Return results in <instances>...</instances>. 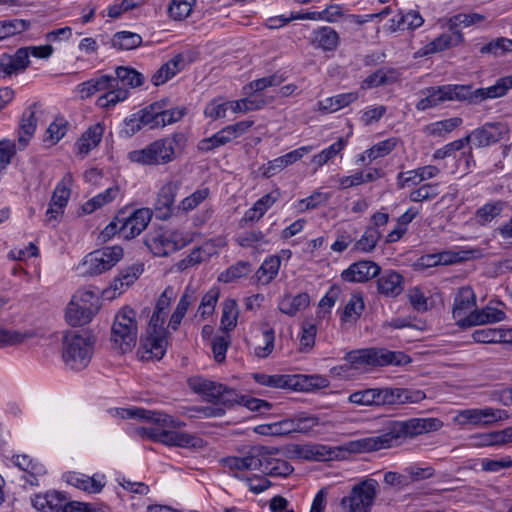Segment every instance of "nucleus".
Wrapping results in <instances>:
<instances>
[{
    "label": "nucleus",
    "mask_w": 512,
    "mask_h": 512,
    "mask_svg": "<svg viewBox=\"0 0 512 512\" xmlns=\"http://www.w3.org/2000/svg\"><path fill=\"white\" fill-rule=\"evenodd\" d=\"M443 422L438 418H410L388 421L380 435L361 438L350 442L355 452H370L401 445L405 440L439 430Z\"/></svg>",
    "instance_id": "nucleus-1"
},
{
    "label": "nucleus",
    "mask_w": 512,
    "mask_h": 512,
    "mask_svg": "<svg viewBox=\"0 0 512 512\" xmlns=\"http://www.w3.org/2000/svg\"><path fill=\"white\" fill-rule=\"evenodd\" d=\"M344 360L350 368L360 371L390 365L404 366L411 362V358L402 351H390L379 347L349 351L345 354Z\"/></svg>",
    "instance_id": "nucleus-2"
},
{
    "label": "nucleus",
    "mask_w": 512,
    "mask_h": 512,
    "mask_svg": "<svg viewBox=\"0 0 512 512\" xmlns=\"http://www.w3.org/2000/svg\"><path fill=\"white\" fill-rule=\"evenodd\" d=\"M184 144V135L174 133L155 140L143 149L130 152L129 159L142 165H164L176 159L177 152L183 148Z\"/></svg>",
    "instance_id": "nucleus-3"
},
{
    "label": "nucleus",
    "mask_w": 512,
    "mask_h": 512,
    "mask_svg": "<svg viewBox=\"0 0 512 512\" xmlns=\"http://www.w3.org/2000/svg\"><path fill=\"white\" fill-rule=\"evenodd\" d=\"M79 87L82 98H88L97 92L105 91L97 100V105L102 108L115 106L117 103L124 101L129 94L126 88H117V81L114 76L106 74H100L85 81Z\"/></svg>",
    "instance_id": "nucleus-4"
},
{
    "label": "nucleus",
    "mask_w": 512,
    "mask_h": 512,
    "mask_svg": "<svg viewBox=\"0 0 512 512\" xmlns=\"http://www.w3.org/2000/svg\"><path fill=\"white\" fill-rule=\"evenodd\" d=\"M94 339L90 335H80L69 331L63 336L62 357L72 370H82L88 366L93 354Z\"/></svg>",
    "instance_id": "nucleus-5"
},
{
    "label": "nucleus",
    "mask_w": 512,
    "mask_h": 512,
    "mask_svg": "<svg viewBox=\"0 0 512 512\" xmlns=\"http://www.w3.org/2000/svg\"><path fill=\"white\" fill-rule=\"evenodd\" d=\"M111 341L122 353L131 351L137 341L136 312L129 307L122 308L115 316L111 328Z\"/></svg>",
    "instance_id": "nucleus-6"
},
{
    "label": "nucleus",
    "mask_w": 512,
    "mask_h": 512,
    "mask_svg": "<svg viewBox=\"0 0 512 512\" xmlns=\"http://www.w3.org/2000/svg\"><path fill=\"white\" fill-rule=\"evenodd\" d=\"M123 257L121 246H107L95 250L84 257L78 266L82 275H100L116 265Z\"/></svg>",
    "instance_id": "nucleus-7"
},
{
    "label": "nucleus",
    "mask_w": 512,
    "mask_h": 512,
    "mask_svg": "<svg viewBox=\"0 0 512 512\" xmlns=\"http://www.w3.org/2000/svg\"><path fill=\"white\" fill-rule=\"evenodd\" d=\"M378 482L367 478L354 485L350 495L341 499L343 507L349 506V512H370L377 495Z\"/></svg>",
    "instance_id": "nucleus-8"
},
{
    "label": "nucleus",
    "mask_w": 512,
    "mask_h": 512,
    "mask_svg": "<svg viewBox=\"0 0 512 512\" xmlns=\"http://www.w3.org/2000/svg\"><path fill=\"white\" fill-rule=\"evenodd\" d=\"M373 406H393L407 403H418L425 398L421 390L408 388H372Z\"/></svg>",
    "instance_id": "nucleus-9"
},
{
    "label": "nucleus",
    "mask_w": 512,
    "mask_h": 512,
    "mask_svg": "<svg viewBox=\"0 0 512 512\" xmlns=\"http://www.w3.org/2000/svg\"><path fill=\"white\" fill-rule=\"evenodd\" d=\"M145 245L154 256L165 257L182 249L186 245V241L177 231L157 230L150 232L145 236Z\"/></svg>",
    "instance_id": "nucleus-10"
},
{
    "label": "nucleus",
    "mask_w": 512,
    "mask_h": 512,
    "mask_svg": "<svg viewBox=\"0 0 512 512\" xmlns=\"http://www.w3.org/2000/svg\"><path fill=\"white\" fill-rule=\"evenodd\" d=\"M509 131V126L504 122H487L465 137L467 144H472L477 148H485L504 139Z\"/></svg>",
    "instance_id": "nucleus-11"
},
{
    "label": "nucleus",
    "mask_w": 512,
    "mask_h": 512,
    "mask_svg": "<svg viewBox=\"0 0 512 512\" xmlns=\"http://www.w3.org/2000/svg\"><path fill=\"white\" fill-rule=\"evenodd\" d=\"M506 417L507 415L504 410L486 407L461 410L458 412L455 420L462 426L468 424L488 426Z\"/></svg>",
    "instance_id": "nucleus-12"
},
{
    "label": "nucleus",
    "mask_w": 512,
    "mask_h": 512,
    "mask_svg": "<svg viewBox=\"0 0 512 512\" xmlns=\"http://www.w3.org/2000/svg\"><path fill=\"white\" fill-rule=\"evenodd\" d=\"M219 404L225 407H232L235 404L242 405L252 412L260 415L271 410L272 404L266 400L250 397L248 395H239L236 390L225 386V391L221 394Z\"/></svg>",
    "instance_id": "nucleus-13"
},
{
    "label": "nucleus",
    "mask_w": 512,
    "mask_h": 512,
    "mask_svg": "<svg viewBox=\"0 0 512 512\" xmlns=\"http://www.w3.org/2000/svg\"><path fill=\"white\" fill-rule=\"evenodd\" d=\"M150 437L156 442L183 448L200 447L202 443V439L197 436L165 429H153Z\"/></svg>",
    "instance_id": "nucleus-14"
},
{
    "label": "nucleus",
    "mask_w": 512,
    "mask_h": 512,
    "mask_svg": "<svg viewBox=\"0 0 512 512\" xmlns=\"http://www.w3.org/2000/svg\"><path fill=\"white\" fill-rule=\"evenodd\" d=\"M153 216V212L149 208H140L134 211L128 217L122 215V226L119 231L125 239H131L138 236L149 224Z\"/></svg>",
    "instance_id": "nucleus-15"
},
{
    "label": "nucleus",
    "mask_w": 512,
    "mask_h": 512,
    "mask_svg": "<svg viewBox=\"0 0 512 512\" xmlns=\"http://www.w3.org/2000/svg\"><path fill=\"white\" fill-rule=\"evenodd\" d=\"M380 274V266L371 260H360L352 263L341 273V278L346 282L363 283Z\"/></svg>",
    "instance_id": "nucleus-16"
},
{
    "label": "nucleus",
    "mask_w": 512,
    "mask_h": 512,
    "mask_svg": "<svg viewBox=\"0 0 512 512\" xmlns=\"http://www.w3.org/2000/svg\"><path fill=\"white\" fill-rule=\"evenodd\" d=\"M30 65L29 48H19L13 55L0 57V78L24 72Z\"/></svg>",
    "instance_id": "nucleus-17"
},
{
    "label": "nucleus",
    "mask_w": 512,
    "mask_h": 512,
    "mask_svg": "<svg viewBox=\"0 0 512 512\" xmlns=\"http://www.w3.org/2000/svg\"><path fill=\"white\" fill-rule=\"evenodd\" d=\"M377 277V292L382 296L395 298L404 290V277L395 270H380Z\"/></svg>",
    "instance_id": "nucleus-18"
},
{
    "label": "nucleus",
    "mask_w": 512,
    "mask_h": 512,
    "mask_svg": "<svg viewBox=\"0 0 512 512\" xmlns=\"http://www.w3.org/2000/svg\"><path fill=\"white\" fill-rule=\"evenodd\" d=\"M261 451L263 446H254L244 457L231 456L222 459L225 467L232 471L258 470L261 469Z\"/></svg>",
    "instance_id": "nucleus-19"
},
{
    "label": "nucleus",
    "mask_w": 512,
    "mask_h": 512,
    "mask_svg": "<svg viewBox=\"0 0 512 512\" xmlns=\"http://www.w3.org/2000/svg\"><path fill=\"white\" fill-rule=\"evenodd\" d=\"M506 317L504 311L494 307H484L472 310L461 322V328L485 325L503 321Z\"/></svg>",
    "instance_id": "nucleus-20"
},
{
    "label": "nucleus",
    "mask_w": 512,
    "mask_h": 512,
    "mask_svg": "<svg viewBox=\"0 0 512 512\" xmlns=\"http://www.w3.org/2000/svg\"><path fill=\"white\" fill-rule=\"evenodd\" d=\"M68 503L66 494L59 491H49L32 498V505L41 512H63Z\"/></svg>",
    "instance_id": "nucleus-21"
},
{
    "label": "nucleus",
    "mask_w": 512,
    "mask_h": 512,
    "mask_svg": "<svg viewBox=\"0 0 512 512\" xmlns=\"http://www.w3.org/2000/svg\"><path fill=\"white\" fill-rule=\"evenodd\" d=\"M476 306V296L473 289L469 286L461 287L454 298L453 318L457 320V324L461 327V322Z\"/></svg>",
    "instance_id": "nucleus-22"
},
{
    "label": "nucleus",
    "mask_w": 512,
    "mask_h": 512,
    "mask_svg": "<svg viewBox=\"0 0 512 512\" xmlns=\"http://www.w3.org/2000/svg\"><path fill=\"white\" fill-rule=\"evenodd\" d=\"M261 469L262 473L272 477H287L289 476L294 468L286 460L276 459L271 457V452L265 446L261 451Z\"/></svg>",
    "instance_id": "nucleus-23"
},
{
    "label": "nucleus",
    "mask_w": 512,
    "mask_h": 512,
    "mask_svg": "<svg viewBox=\"0 0 512 512\" xmlns=\"http://www.w3.org/2000/svg\"><path fill=\"white\" fill-rule=\"evenodd\" d=\"M176 194L177 185L173 182L165 184L159 190L154 204L158 219L166 220L171 216Z\"/></svg>",
    "instance_id": "nucleus-24"
},
{
    "label": "nucleus",
    "mask_w": 512,
    "mask_h": 512,
    "mask_svg": "<svg viewBox=\"0 0 512 512\" xmlns=\"http://www.w3.org/2000/svg\"><path fill=\"white\" fill-rule=\"evenodd\" d=\"M464 41L463 34L460 30H449V33H443L428 43L423 48V55H429L446 49L456 47Z\"/></svg>",
    "instance_id": "nucleus-25"
},
{
    "label": "nucleus",
    "mask_w": 512,
    "mask_h": 512,
    "mask_svg": "<svg viewBox=\"0 0 512 512\" xmlns=\"http://www.w3.org/2000/svg\"><path fill=\"white\" fill-rule=\"evenodd\" d=\"M310 151V147H300L295 149L281 157H278L267 163V166L263 167V176L270 178L277 172L283 170L288 165L300 160L306 153Z\"/></svg>",
    "instance_id": "nucleus-26"
},
{
    "label": "nucleus",
    "mask_w": 512,
    "mask_h": 512,
    "mask_svg": "<svg viewBox=\"0 0 512 512\" xmlns=\"http://www.w3.org/2000/svg\"><path fill=\"white\" fill-rule=\"evenodd\" d=\"M340 42L338 33L329 26H322L312 32L311 44L325 52H333Z\"/></svg>",
    "instance_id": "nucleus-27"
},
{
    "label": "nucleus",
    "mask_w": 512,
    "mask_h": 512,
    "mask_svg": "<svg viewBox=\"0 0 512 512\" xmlns=\"http://www.w3.org/2000/svg\"><path fill=\"white\" fill-rule=\"evenodd\" d=\"M191 386L204 400L213 404H219L221 394L225 391V385L202 378L194 379Z\"/></svg>",
    "instance_id": "nucleus-28"
},
{
    "label": "nucleus",
    "mask_w": 512,
    "mask_h": 512,
    "mask_svg": "<svg viewBox=\"0 0 512 512\" xmlns=\"http://www.w3.org/2000/svg\"><path fill=\"white\" fill-rule=\"evenodd\" d=\"M35 106L36 104L30 106L22 115L18 131V148L20 150H23L28 146L30 139L35 133L37 125L34 110Z\"/></svg>",
    "instance_id": "nucleus-29"
},
{
    "label": "nucleus",
    "mask_w": 512,
    "mask_h": 512,
    "mask_svg": "<svg viewBox=\"0 0 512 512\" xmlns=\"http://www.w3.org/2000/svg\"><path fill=\"white\" fill-rule=\"evenodd\" d=\"M103 133L104 127L100 123L90 126L75 143L78 153L85 156L96 148L101 142Z\"/></svg>",
    "instance_id": "nucleus-30"
},
{
    "label": "nucleus",
    "mask_w": 512,
    "mask_h": 512,
    "mask_svg": "<svg viewBox=\"0 0 512 512\" xmlns=\"http://www.w3.org/2000/svg\"><path fill=\"white\" fill-rule=\"evenodd\" d=\"M141 348L144 350L143 358L160 360L166 352V340L161 334H147L141 338Z\"/></svg>",
    "instance_id": "nucleus-31"
},
{
    "label": "nucleus",
    "mask_w": 512,
    "mask_h": 512,
    "mask_svg": "<svg viewBox=\"0 0 512 512\" xmlns=\"http://www.w3.org/2000/svg\"><path fill=\"white\" fill-rule=\"evenodd\" d=\"M71 300L79 304L80 308L85 311L84 319H87L89 315L94 317L100 309V297L93 290L80 289L73 295Z\"/></svg>",
    "instance_id": "nucleus-32"
},
{
    "label": "nucleus",
    "mask_w": 512,
    "mask_h": 512,
    "mask_svg": "<svg viewBox=\"0 0 512 512\" xmlns=\"http://www.w3.org/2000/svg\"><path fill=\"white\" fill-rule=\"evenodd\" d=\"M290 389L297 391H310L314 389L325 388L329 385L326 377L321 375H291Z\"/></svg>",
    "instance_id": "nucleus-33"
},
{
    "label": "nucleus",
    "mask_w": 512,
    "mask_h": 512,
    "mask_svg": "<svg viewBox=\"0 0 512 512\" xmlns=\"http://www.w3.org/2000/svg\"><path fill=\"white\" fill-rule=\"evenodd\" d=\"M512 88V75L502 77L497 82L486 88L476 89L474 97L477 99V104L485 99H494L504 96L509 89Z\"/></svg>",
    "instance_id": "nucleus-34"
},
{
    "label": "nucleus",
    "mask_w": 512,
    "mask_h": 512,
    "mask_svg": "<svg viewBox=\"0 0 512 512\" xmlns=\"http://www.w3.org/2000/svg\"><path fill=\"white\" fill-rule=\"evenodd\" d=\"M163 105L164 101L160 100L153 102L150 105L139 110L137 113L140 116V123H142L144 127H148L149 129L162 127L161 115L162 109H164Z\"/></svg>",
    "instance_id": "nucleus-35"
},
{
    "label": "nucleus",
    "mask_w": 512,
    "mask_h": 512,
    "mask_svg": "<svg viewBox=\"0 0 512 512\" xmlns=\"http://www.w3.org/2000/svg\"><path fill=\"white\" fill-rule=\"evenodd\" d=\"M399 73L394 68L389 69H378L374 73L366 77L361 84L362 89H371L381 85H387L394 83L398 80Z\"/></svg>",
    "instance_id": "nucleus-36"
},
{
    "label": "nucleus",
    "mask_w": 512,
    "mask_h": 512,
    "mask_svg": "<svg viewBox=\"0 0 512 512\" xmlns=\"http://www.w3.org/2000/svg\"><path fill=\"white\" fill-rule=\"evenodd\" d=\"M114 79L117 81V88L129 86L136 88L144 83V76L134 68L119 66L115 69Z\"/></svg>",
    "instance_id": "nucleus-37"
},
{
    "label": "nucleus",
    "mask_w": 512,
    "mask_h": 512,
    "mask_svg": "<svg viewBox=\"0 0 512 512\" xmlns=\"http://www.w3.org/2000/svg\"><path fill=\"white\" fill-rule=\"evenodd\" d=\"M310 303V297L307 293H299L292 297L290 295L284 296L279 301V310L289 316L296 315L299 311L308 307Z\"/></svg>",
    "instance_id": "nucleus-38"
},
{
    "label": "nucleus",
    "mask_w": 512,
    "mask_h": 512,
    "mask_svg": "<svg viewBox=\"0 0 512 512\" xmlns=\"http://www.w3.org/2000/svg\"><path fill=\"white\" fill-rule=\"evenodd\" d=\"M183 63V57L179 54L173 59L163 64L152 76V83L155 86L162 85L171 79L181 68L180 65Z\"/></svg>",
    "instance_id": "nucleus-39"
},
{
    "label": "nucleus",
    "mask_w": 512,
    "mask_h": 512,
    "mask_svg": "<svg viewBox=\"0 0 512 512\" xmlns=\"http://www.w3.org/2000/svg\"><path fill=\"white\" fill-rule=\"evenodd\" d=\"M476 90H472L471 85H443V95L447 101H468L471 104H477L474 97Z\"/></svg>",
    "instance_id": "nucleus-40"
},
{
    "label": "nucleus",
    "mask_w": 512,
    "mask_h": 512,
    "mask_svg": "<svg viewBox=\"0 0 512 512\" xmlns=\"http://www.w3.org/2000/svg\"><path fill=\"white\" fill-rule=\"evenodd\" d=\"M391 28L396 30H414L424 23L422 16L419 12L411 10L406 14L399 13L392 20Z\"/></svg>",
    "instance_id": "nucleus-41"
},
{
    "label": "nucleus",
    "mask_w": 512,
    "mask_h": 512,
    "mask_svg": "<svg viewBox=\"0 0 512 512\" xmlns=\"http://www.w3.org/2000/svg\"><path fill=\"white\" fill-rule=\"evenodd\" d=\"M142 44V37L134 32L120 31L113 35L111 45L118 50H132Z\"/></svg>",
    "instance_id": "nucleus-42"
},
{
    "label": "nucleus",
    "mask_w": 512,
    "mask_h": 512,
    "mask_svg": "<svg viewBox=\"0 0 512 512\" xmlns=\"http://www.w3.org/2000/svg\"><path fill=\"white\" fill-rule=\"evenodd\" d=\"M239 315L238 304L235 299H226L223 302V310L221 317V329L228 333L237 325Z\"/></svg>",
    "instance_id": "nucleus-43"
},
{
    "label": "nucleus",
    "mask_w": 512,
    "mask_h": 512,
    "mask_svg": "<svg viewBox=\"0 0 512 512\" xmlns=\"http://www.w3.org/2000/svg\"><path fill=\"white\" fill-rule=\"evenodd\" d=\"M253 379L260 385L280 389H290L292 381L291 375H267L264 373H254Z\"/></svg>",
    "instance_id": "nucleus-44"
},
{
    "label": "nucleus",
    "mask_w": 512,
    "mask_h": 512,
    "mask_svg": "<svg viewBox=\"0 0 512 512\" xmlns=\"http://www.w3.org/2000/svg\"><path fill=\"white\" fill-rule=\"evenodd\" d=\"M281 260L278 256L266 259L256 272L257 278L263 284H269L278 274Z\"/></svg>",
    "instance_id": "nucleus-45"
},
{
    "label": "nucleus",
    "mask_w": 512,
    "mask_h": 512,
    "mask_svg": "<svg viewBox=\"0 0 512 512\" xmlns=\"http://www.w3.org/2000/svg\"><path fill=\"white\" fill-rule=\"evenodd\" d=\"M381 233L376 227H368L361 238L355 242L352 250L361 252H371L376 247Z\"/></svg>",
    "instance_id": "nucleus-46"
},
{
    "label": "nucleus",
    "mask_w": 512,
    "mask_h": 512,
    "mask_svg": "<svg viewBox=\"0 0 512 512\" xmlns=\"http://www.w3.org/2000/svg\"><path fill=\"white\" fill-rule=\"evenodd\" d=\"M427 96L420 99L417 104V110L424 111L447 101L443 95V85L438 87H429L426 89Z\"/></svg>",
    "instance_id": "nucleus-47"
},
{
    "label": "nucleus",
    "mask_w": 512,
    "mask_h": 512,
    "mask_svg": "<svg viewBox=\"0 0 512 512\" xmlns=\"http://www.w3.org/2000/svg\"><path fill=\"white\" fill-rule=\"evenodd\" d=\"M71 175L64 177L56 186L50 200V206L65 208L70 197V184Z\"/></svg>",
    "instance_id": "nucleus-48"
},
{
    "label": "nucleus",
    "mask_w": 512,
    "mask_h": 512,
    "mask_svg": "<svg viewBox=\"0 0 512 512\" xmlns=\"http://www.w3.org/2000/svg\"><path fill=\"white\" fill-rule=\"evenodd\" d=\"M347 141L343 138H339L335 143L330 145L328 148H325L320 153L316 154L312 158V163L316 165V167H321L324 164L328 163L331 159L337 156L346 146Z\"/></svg>",
    "instance_id": "nucleus-49"
},
{
    "label": "nucleus",
    "mask_w": 512,
    "mask_h": 512,
    "mask_svg": "<svg viewBox=\"0 0 512 512\" xmlns=\"http://www.w3.org/2000/svg\"><path fill=\"white\" fill-rule=\"evenodd\" d=\"M118 192L117 188H108L104 192L94 196L92 199L88 200L82 206V210L85 214H91L98 208L103 205L111 202Z\"/></svg>",
    "instance_id": "nucleus-50"
},
{
    "label": "nucleus",
    "mask_w": 512,
    "mask_h": 512,
    "mask_svg": "<svg viewBox=\"0 0 512 512\" xmlns=\"http://www.w3.org/2000/svg\"><path fill=\"white\" fill-rule=\"evenodd\" d=\"M30 22L23 19H10L0 21V40L26 31Z\"/></svg>",
    "instance_id": "nucleus-51"
},
{
    "label": "nucleus",
    "mask_w": 512,
    "mask_h": 512,
    "mask_svg": "<svg viewBox=\"0 0 512 512\" xmlns=\"http://www.w3.org/2000/svg\"><path fill=\"white\" fill-rule=\"evenodd\" d=\"M505 203L503 201H495L486 203L476 211V218L481 225L491 222L503 211Z\"/></svg>",
    "instance_id": "nucleus-52"
},
{
    "label": "nucleus",
    "mask_w": 512,
    "mask_h": 512,
    "mask_svg": "<svg viewBox=\"0 0 512 512\" xmlns=\"http://www.w3.org/2000/svg\"><path fill=\"white\" fill-rule=\"evenodd\" d=\"M462 124L460 117H452L449 119L437 121L426 126L425 130L429 135L432 136H443L446 133L453 131L455 128Z\"/></svg>",
    "instance_id": "nucleus-53"
},
{
    "label": "nucleus",
    "mask_w": 512,
    "mask_h": 512,
    "mask_svg": "<svg viewBox=\"0 0 512 512\" xmlns=\"http://www.w3.org/2000/svg\"><path fill=\"white\" fill-rule=\"evenodd\" d=\"M220 296V289L217 286H213L209 291L202 297L198 312L202 318H206L213 314L216 304Z\"/></svg>",
    "instance_id": "nucleus-54"
},
{
    "label": "nucleus",
    "mask_w": 512,
    "mask_h": 512,
    "mask_svg": "<svg viewBox=\"0 0 512 512\" xmlns=\"http://www.w3.org/2000/svg\"><path fill=\"white\" fill-rule=\"evenodd\" d=\"M506 336L503 329L500 328H484L475 330L472 338L477 343H497L502 342Z\"/></svg>",
    "instance_id": "nucleus-55"
},
{
    "label": "nucleus",
    "mask_w": 512,
    "mask_h": 512,
    "mask_svg": "<svg viewBox=\"0 0 512 512\" xmlns=\"http://www.w3.org/2000/svg\"><path fill=\"white\" fill-rule=\"evenodd\" d=\"M189 290H190V288L187 287L185 293L181 296L175 311L171 315L169 326L173 330H177V328L180 325L182 319L184 318L189 306L192 303V295L188 294Z\"/></svg>",
    "instance_id": "nucleus-56"
},
{
    "label": "nucleus",
    "mask_w": 512,
    "mask_h": 512,
    "mask_svg": "<svg viewBox=\"0 0 512 512\" xmlns=\"http://www.w3.org/2000/svg\"><path fill=\"white\" fill-rule=\"evenodd\" d=\"M80 307L81 306L79 304L75 303L72 300L69 302L65 312V319L69 325L74 327L83 326L91 322L93 316L89 315L87 319H84L83 316H85V311L82 310V308Z\"/></svg>",
    "instance_id": "nucleus-57"
},
{
    "label": "nucleus",
    "mask_w": 512,
    "mask_h": 512,
    "mask_svg": "<svg viewBox=\"0 0 512 512\" xmlns=\"http://www.w3.org/2000/svg\"><path fill=\"white\" fill-rule=\"evenodd\" d=\"M484 20L485 16L479 13H458L448 19L447 25L449 30H454L460 25L468 27Z\"/></svg>",
    "instance_id": "nucleus-58"
},
{
    "label": "nucleus",
    "mask_w": 512,
    "mask_h": 512,
    "mask_svg": "<svg viewBox=\"0 0 512 512\" xmlns=\"http://www.w3.org/2000/svg\"><path fill=\"white\" fill-rule=\"evenodd\" d=\"M364 301L360 294H353L345 305L341 319L348 321L351 318L358 319L364 310Z\"/></svg>",
    "instance_id": "nucleus-59"
},
{
    "label": "nucleus",
    "mask_w": 512,
    "mask_h": 512,
    "mask_svg": "<svg viewBox=\"0 0 512 512\" xmlns=\"http://www.w3.org/2000/svg\"><path fill=\"white\" fill-rule=\"evenodd\" d=\"M69 482L75 487L88 493H98L103 488V484L100 481L96 480L94 477H89L86 475H73L71 476Z\"/></svg>",
    "instance_id": "nucleus-60"
},
{
    "label": "nucleus",
    "mask_w": 512,
    "mask_h": 512,
    "mask_svg": "<svg viewBox=\"0 0 512 512\" xmlns=\"http://www.w3.org/2000/svg\"><path fill=\"white\" fill-rule=\"evenodd\" d=\"M195 0H172L168 13L174 20H183L187 18L192 12V4Z\"/></svg>",
    "instance_id": "nucleus-61"
},
{
    "label": "nucleus",
    "mask_w": 512,
    "mask_h": 512,
    "mask_svg": "<svg viewBox=\"0 0 512 512\" xmlns=\"http://www.w3.org/2000/svg\"><path fill=\"white\" fill-rule=\"evenodd\" d=\"M144 265L143 263H134L131 266L121 270L118 275V281H122L120 283L119 288L129 287L131 284L135 282L136 279L143 273Z\"/></svg>",
    "instance_id": "nucleus-62"
},
{
    "label": "nucleus",
    "mask_w": 512,
    "mask_h": 512,
    "mask_svg": "<svg viewBox=\"0 0 512 512\" xmlns=\"http://www.w3.org/2000/svg\"><path fill=\"white\" fill-rule=\"evenodd\" d=\"M263 346L259 345L255 348V355L259 358L268 357L274 349L275 333L272 328L265 325L262 329Z\"/></svg>",
    "instance_id": "nucleus-63"
},
{
    "label": "nucleus",
    "mask_w": 512,
    "mask_h": 512,
    "mask_svg": "<svg viewBox=\"0 0 512 512\" xmlns=\"http://www.w3.org/2000/svg\"><path fill=\"white\" fill-rule=\"evenodd\" d=\"M294 422V433H309L314 427L319 425V418L316 416L306 415L301 413L292 417Z\"/></svg>",
    "instance_id": "nucleus-64"
}]
</instances>
